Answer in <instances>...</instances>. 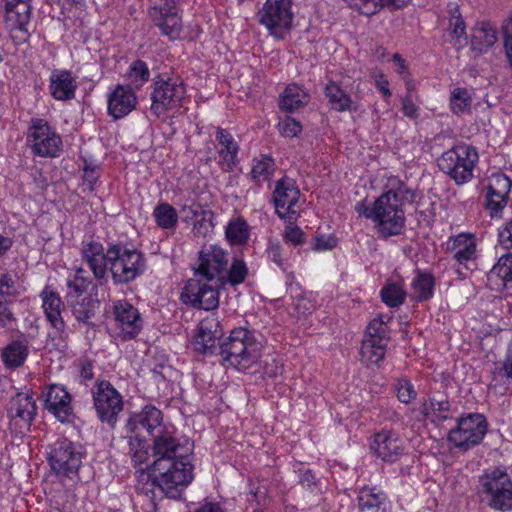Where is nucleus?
<instances>
[{"label": "nucleus", "instance_id": "1", "mask_svg": "<svg viewBox=\"0 0 512 512\" xmlns=\"http://www.w3.org/2000/svg\"><path fill=\"white\" fill-rule=\"evenodd\" d=\"M153 438L155 460L151 464L152 473L141 474L137 489L151 499L156 498V489L169 498H177L193 479L192 465L186 456L187 449L174 436V432L168 429Z\"/></svg>", "mask_w": 512, "mask_h": 512}, {"label": "nucleus", "instance_id": "2", "mask_svg": "<svg viewBox=\"0 0 512 512\" xmlns=\"http://www.w3.org/2000/svg\"><path fill=\"white\" fill-rule=\"evenodd\" d=\"M82 258L99 285L107 282L108 270L113 282L123 285L134 281L146 269L144 254L121 243H108L104 249L101 243L90 241L82 247Z\"/></svg>", "mask_w": 512, "mask_h": 512}, {"label": "nucleus", "instance_id": "3", "mask_svg": "<svg viewBox=\"0 0 512 512\" xmlns=\"http://www.w3.org/2000/svg\"><path fill=\"white\" fill-rule=\"evenodd\" d=\"M228 254L217 245H204L199 252L194 278L189 279L181 300L193 308L213 310L219 305V290L224 286Z\"/></svg>", "mask_w": 512, "mask_h": 512}, {"label": "nucleus", "instance_id": "4", "mask_svg": "<svg viewBox=\"0 0 512 512\" xmlns=\"http://www.w3.org/2000/svg\"><path fill=\"white\" fill-rule=\"evenodd\" d=\"M415 199V192L397 177H391L387 190L376 199L375 228L383 238L399 235L405 228L403 206Z\"/></svg>", "mask_w": 512, "mask_h": 512}, {"label": "nucleus", "instance_id": "5", "mask_svg": "<svg viewBox=\"0 0 512 512\" xmlns=\"http://www.w3.org/2000/svg\"><path fill=\"white\" fill-rule=\"evenodd\" d=\"M218 350L224 365L237 370L247 369L258 356L253 333L243 327L233 329Z\"/></svg>", "mask_w": 512, "mask_h": 512}, {"label": "nucleus", "instance_id": "6", "mask_svg": "<svg viewBox=\"0 0 512 512\" xmlns=\"http://www.w3.org/2000/svg\"><path fill=\"white\" fill-rule=\"evenodd\" d=\"M478 495L493 510H512V479L504 469L495 468L479 477Z\"/></svg>", "mask_w": 512, "mask_h": 512}, {"label": "nucleus", "instance_id": "7", "mask_svg": "<svg viewBox=\"0 0 512 512\" xmlns=\"http://www.w3.org/2000/svg\"><path fill=\"white\" fill-rule=\"evenodd\" d=\"M185 96L186 88L180 77L159 74L153 79L150 110L159 117L181 107Z\"/></svg>", "mask_w": 512, "mask_h": 512}, {"label": "nucleus", "instance_id": "8", "mask_svg": "<svg viewBox=\"0 0 512 512\" xmlns=\"http://www.w3.org/2000/svg\"><path fill=\"white\" fill-rule=\"evenodd\" d=\"M256 17L258 23L268 30L269 35L283 39L293 26V1L265 0Z\"/></svg>", "mask_w": 512, "mask_h": 512}, {"label": "nucleus", "instance_id": "9", "mask_svg": "<svg viewBox=\"0 0 512 512\" xmlns=\"http://www.w3.org/2000/svg\"><path fill=\"white\" fill-rule=\"evenodd\" d=\"M478 160L476 150L469 145H457L445 151L438 159V167L457 184L468 182L473 177V169Z\"/></svg>", "mask_w": 512, "mask_h": 512}, {"label": "nucleus", "instance_id": "10", "mask_svg": "<svg viewBox=\"0 0 512 512\" xmlns=\"http://www.w3.org/2000/svg\"><path fill=\"white\" fill-rule=\"evenodd\" d=\"M83 457L84 450L81 444L61 438L51 445L48 460L57 475L73 479L78 475Z\"/></svg>", "mask_w": 512, "mask_h": 512}, {"label": "nucleus", "instance_id": "11", "mask_svg": "<svg viewBox=\"0 0 512 512\" xmlns=\"http://www.w3.org/2000/svg\"><path fill=\"white\" fill-rule=\"evenodd\" d=\"M456 423V427L448 433V441L455 448L469 450L478 445L487 433V420L479 413L463 415Z\"/></svg>", "mask_w": 512, "mask_h": 512}, {"label": "nucleus", "instance_id": "12", "mask_svg": "<svg viewBox=\"0 0 512 512\" xmlns=\"http://www.w3.org/2000/svg\"><path fill=\"white\" fill-rule=\"evenodd\" d=\"M94 408L103 423L114 425L123 410L121 394L108 381L98 382L92 390Z\"/></svg>", "mask_w": 512, "mask_h": 512}, {"label": "nucleus", "instance_id": "13", "mask_svg": "<svg viewBox=\"0 0 512 512\" xmlns=\"http://www.w3.org/2000/svg\"><path fill=\"white\" fill-rule=\"evenodd\" d=\"M28 139L32 152L40 157H57L62 149L61 137L44 119L31 120Z\"/></svg>", "mask_w": 512, "mask_h": 512}, {"label": "nucleus", "instance_id": "14", "mask_svg": "<svg viewBox=\"0 0 512 512\" xmlns=\"http://www.w3.org/2000/svg\"><path fill=\"white\" fill-rule=\"evenodd\" d=\"M36 402L28 392H18L8 406L9 427L16 435L26 434L36 415Z\"/></svg>", "mask_w": 512, "mask_h": 512}, {"label": "nucleus", "instance_id": "15", "mask_svg": "<svg viewBox=\"0 0 512 512\" xmlns=\"http://www.w3.org/2000/svg\"><path fill=\"white\" fill-rule=\"evenodd\" d=\"M149 15L164 36L172 41L180 38L183 24L174 0H155Z\"/></svg>", "mask_w": 512, "mask_h": 512}, {"label": "nucleus", "instance_id": "16", "mask_svg": "<svg viewBox=\"0 0 512 512\" xmlns=\"http://www.w3.org/2000/svg\"><path fill=\"white\" fill-rule=\"evenodd\" d=\"M5 7V24L11 36L18 42L29 37L32 6L31 0H2Z\"/></svg>", "mask_w": 512, "mask_h": 512}, {"label": "nucleus", "instance_id": "17", "mask_svg": "<svg viewBox=\"0 0 512 512\" xmlns=\"http://www.w3.org/2000/svg\"><path fill=\"white\" fill-rule=\"evenodd\" d=\"M388 330L382 318L373 319L367 326L360 354L369 364H378L385 355L388 342Z\"/></svg>", "mask_w": 512, "mask_h": 512}, {"label": "nucleus", "instance_id": "18", "mask_svg": "<svg viewBox=\"0 0 512 512\" xmlns=\"http://www.w3.org/2000/svg\"><path fill=\"white\" fill-rule=\"evenodd\" d=\"M300 191L291 178H282L276 182L273 199L277 215L290 223L297 220Z\"/></svg>", "mask_w": 512, "mask_h": 512}, {"label": "nucleus", "instance_id": "19", "mask_svg": "<svg viewBox=\"0 0 512 512\" xmlns=\"http://www.w3.org/2000/svg\"><path fill=\"white\" fill-rule=\"evenodd\" d=\"M113 314L119 336L123 340L133 339L140 333L143 326L141 315L128 301L118 300L114 302Z\"/></svg>", "mask_w": 512, "mask_h": 512}, {"label": "nucleus", "instance_id": "20", "mask_svg": "<svg viewBox=\"0 0 512 512\" xmlns=\"http://www.w3.org/2000/svg\"><path fill=\"white\" fill-rule=\"evenodd\" d=\"M140 428L145 429L151 436L166 429L163 425V413L154 405H145L139 412L127 420L125 429L128 433H136Z\"/></svg>", "mask_w": 512, "mask_h": 512}, {"label": "nucleus", "instance_id": "21", "mask_svg": "<svg viewBox=\"0 0 512 512\" xmlns=\"http://www.w3.org/2000/svg\"><path fill=\"white\" fill-rule=\"evenodd\" d=\"M370 448L383 461L396 462L404 452V441L397 433L382 430L374 435Z\"/></svg>", "mask_w": 512, "mask_h": 512}, {"label": "nucleus", "instance_id": "22", "mask_svg": "<svg viewBox=\"0 0 512 512\" xmlns=\"http://www.w3.org/2000/svg\"><path fill=\"white\" fill-rule=\"evenodd\" d=\"M220 323L214 316L206 317L197 326L193 339L196 351L203 354H215L218 349L216 343L221 337Z\"/></svg>", "mask_w": 512, "mask_h": 512}, {"label": "nucleus", "instance_id": "23", "mask_svg": "<svg viewBox=\"0 0 512 512\" xmlns=\"http://www.w3.org/2000/svg\"><path fill=\"white\" fill-rule=\"evenodd\" d=\"M45 407L60 422L69 421L73 414L71 395L59 384L49 386L45 394Z\"/></svg>", "mask_w": 512, "mask_h": 512}, {"label": "nucleus", "instance_id": "24", "mask_svg": "<svg viewBox=\"0 0 512 512\" xmlns=\"http://www.w3.org/2000/svg\"><path fill=\"white\" fill-rule=\"evenodd\" d=\"M512 183L504 174L493 175L487 188L485 206L491 217H496L507 203V195Z\"/></svg>", "mask_w": 512, "mask_h": 512}, {"label": "nucleus", "instance_id": "25", "mask_svg": "<svg viewBox=\"0 0 512 512\" xmlns=\"http://www.w3.org/2000/svg\"><path fill=\"white\" fill-rule=\"evenodd\" d=\"M137 104L134 90L129 86L117 85L108 97V113L120 119L132 112Z\"/></svg>", "mask_w": 512, "mask_h": 512}, {"label": "nucleus", "instance_id": "26", "mask_svg": "<svg viewBox=\"0 0 512 512\" xmlns=\"http://www.w3.org/2000/svg\"><path fill=\"white\" fill-rule=\"evenodd\" d=\"M42 307L47 320L60 338L66 336V325L62 318L63 302L58 293L47 288L41 293Z\"/></svg>", "mask_w": 512, "mask_h": 512}, {"label": "nucleus", "instance_id": "27", "mask_svg": "<svg viewBox=\"0 0 512 512\" xmlns=\"http://www.w3.org/2000/svg\"><path fill=\"white\" fill-rule=\"evenodd\" d=\"M216 140L221 147L218 151L221 169L225 172L233 171L239 164L238 153L240 147L238 142L227 130L220 127L216 131Z\"/></svg>", "mask_w": 512, "mask_h": 512}, {"label": "nucleus", "instance_id": "28", "mask_svg": "<svg viewBox=\"0 0 512 512\" xmlns=\"http://www.w3.org/2000/svg\"><path fill=\"white\" fill-rule=\"evenodd\" d=\"M359 512H390V502L382 490L377 487H362L357 496Z\"/></svg>", "mask_w": 512, "mask_h": 512}, {"label": "nucleus", "instance_id": "29", "mask_svg": "<svg viewBox=\"0 0 512 512\" xmlns=\"http://www.w3.org/2000/svg\"><path fill=\"white\" fill-rule=\"evenodd\" d=\"M487 279L493 289H504L512 295V253L504 254L498 259L487 273Z\"/></svg>", "mask_w": 512, "mask_h": 512}, {"label": "nucleus", "instance_id": "30", "mask_svg": "<svg viewBox=\"0 0 512 512\" xmlns=\"http://www.w3.org/2000/svg\"><path fill=\"white\" fill-rule=\"evenodd\" d=\"M422 413L437 425L453 417L451 404L447 396L443 394L430 396L428 401L423 404Z\"/></svg>", "mask_w": 512, "mask_h": 512}, {"label": "nucleus", "instance_id": "31", "mask_svg": "<svg viewBox=\"0 0 512 512\" xmlns=\"http://www.w3.org/2000/svg\"><path fill=\"white\" fill-rule=\"evenodd\" d=\"M77 83L69 71L53 72L50 77V92L54 99L71 100L75 97Z\"/></svg>", "mask_w": 512, "mask_h": 512}, {"label": "nucleus", "instance_id": "32", "mask_svg": "<svg viewBox=\"0 0 512 512\" xmlns=\"http://www.w3.org/2000/svg\"><path fill=\"white\" fill-rule=\"evenodd\" d=\"M449 249L457 263L466 265L467 262L475 259L477 249L476 238L472 234H458L451 239Z\"/></svg>", "mask_w": 512, "mask_h": 512}, {"label": "nucleus", "instance_id": "33", "mask_svg": "<svg viewBox=\"0 0 512 512\" xmlns=\"http://www.w3.org/2000/svg\"><path fill=\"white\" fill-rule=\"evenodd\" d=\"M71 311L78 322L89 325L91 319L100 308V302L91 295L66 299Z\"/></svg>", "mask_w": 512, "mask_h": 512}, {"label": "nucleus", "instance_id": "34", "mask_svg": "<svg viewBox=\"0 0 512 512\" xmlns=\"http://www.w3.org/2000/svg\"><path fill=\"white\" fill-rule=\"evenodd\" d=\"M497 41L496 28L489 22L477 23L473 29L471 49L476 54L487 52Z\"/></svg>", "mask_w": 512, "mask_h": 512}, {"label": "nucleus", "instance_id": "35", "mask_svg": "<svg viewBox=\"0 0 512 512\" xmlns=\"http://www.w3.org/2000/svg\"><path fill=\"white\" fill-rule=\"evenodd\" d=\"M325 95L332 108L338 112L358 110L357 104L351 99L350 95L335 81H330L326 85Z\"/></svg>", "mask_w": 512, "mask_h": 512}, {"label": "nucleus", "instance_id": "36", "mask_svg": "<svg viewBox=\"0 0 512 512\" xmlns=\"http://www.w3.org/2000/svg\"><path fill=\"white\" fill-rule=\"evenodd\" d=\"M308 101V94L299 85L289 84L280 97L279 106L284 111L293 112L304 107Z\"/></svg>", "mask_w": 512, "mask_h": 512}, {"label": "nucleus", "instance_id": "37", "mask_svg": "<svg viewBox=\"0 0 512 512\" xmlns=\"http://www.w3.org/2000/svg\"><path fill=\"white\" fill-rule=\"evenodd\" d=\"M92 281L87 271L83 268H76L74 274L67 279L66 299L85 296Z\"/></svg>", "mask_w": 512, "mask_h": 512}, {"label": "nucleus", "instance_id": "38", "mask_svg": "<svg viewBox=\"0 0 512 512\" xmlns=\"http://www.w3.org/2000/svg\"><path fill=\"white\" fill-rule=\"evenodd\" d=\"M28 356L27 345L19 340L9 343L2 352L4 364L9 368H17L23 365Z\"/></svg>", "mask_w": 512, "mask_h": 512}, {"label": "nucleus", "instance_id": "39", "mask_svg": "<svg viewBox=\"0 0 512 512\" xmlns=\"http://www.w3.org/2000/svg\"><path fill=\"white\" fill-rule=\"evenodd\" d=\"M225 235L227 240L234 245H242L249 239L250 228L242 217L232 218L226 227Z\"/></svg>", "mask_w": 512, "mask_h": 512}, {"label": "nucleus", "instance_id": "40", "mask_svg": "<svg viewBox=\"0 0 512 512\" xmlns=\"http://www.w3.org/2000/svg\"><path fill=\"white\" fill-rule=\"evenodd\" d=\"M189 212L195 218L193 232L196 236L205 237L213 230V217L214 214L210 210L203 209L200 205L189 207Z\"/></svg>", "mask_w": 512, "mask_h": 512}, {"label": "nucleus", "instance_id": "41", "mask_svg": "<svg viewBox=\"0 0 512 512\" xmlns=\"http://www.w3.org/2000/svg\"><path fill=\"white\" fill-rule=\"evenodd\" d=\"M275 163L272 157L262 155L260 158L253 159V165L250 172L252 181L260 185L263 182L269 181L273 175Z\"/></svg>", "mask_w": 512, "mask_h": 512}, {"label": "nucleus", "instance_id": "42", "mask_svg": "<svg viewBox=\"0 0 512 512\" xmlns=\"http://www.w3.org/2000/svg\"><path fill=\"white\" fill-rule=\"evenodd\" d=\"M153 216L156 223L163 229L175 227L178 221L176 209L168 203H161L154 208Z\"/></svg>", "mask_w": 512, "mask_h": 512}, {"label": "nucleus", "instance_id": "43", "mask_svg": "<svg viewBox=\"0 0 512 512\" xmlns=\"http://www.w3.org/2000/svg\"><path fill=\"white\" fill-rule=\"evenodd\" d=\"M412 288L419 301L427 300L433 295L434 277L429 273L418 272L412 282Z\"/></svg>", "mask_w": 512, "mask_h": 512}, {"label": "nucleus", "instance_id": "44", "mask_svg": "<svg viewBox=\"0 0 512 512\" xmlns=\"http://www.w3.org/2000/svg\"><path fill=\"white\" fill-rule=\"evenodd\" d=\"M128 454L135 465L143 464L148 457L147 442L137 432L128 436Z\"/></svg>", "mask_w": 512, "mask_h": 512}, {"label": "nucleus", "instance_id": "45", "mask_svg": "<svg viewBox=\"0 0 512 512\" xmlns=\"http://www.w3.org/2000/svg\"><path fill=\"white\" fill-rule=\"evenodd\" d=\"M472 97L466 88L453 89L450 96V106L454 114L460 115L471 109Z\"/></svg>", "mask_w": 512, "mask_h": 512}, {"label": "nucleus", "instance_id": "46", "mask_svg": "<svg viewBox=\"0 0 512 512\" xmlns=\"http://www.w3.org/2000/svg\"><path fill=\"white\" fill-rule=\"evenodd\" d=\"M382 301L389 307H398L403 304L406 293L402 287L396 283L385 285L380 292Z\"/></svg>", "mask_w": 512, "mask_h": 512}, {"label": "nucleus", "instance_id": "47", "mask_svg": "<svg viewBox=\"0 0 512 512\" xmlns=\"http://www.w3.org/2000/svg\"><path fill=\"white\" fill-rule=\"evenodd\" d=\"M13 302L7 299H0V328L14 330L17 327L18 319L13 310Z\"/></svg>", "mask_w": 512, "mask_h": 512}, {"label": "nucleus", "instance_id": "48", "mask_svg": "<svg viewBox=\"0 0 512 512\" xmlns=\"http://www.w3.org/2000/svg\"><path fill=\"white\" fill-rule=\"evenodd\" d=\"M127 76L132 83L137 86H142L149 80L150 72L144 61L136 60L130 65Z\"/></svg>", "mask_w": 512, "mask_h": 512}, {"label": "nucleus", "instance_id": "49", "mask_svg": "<svg viewBox=\"0 0 512 512\" xmlns=\"http://www.w3.org/2000/svg\"><path fill=\"white\" fill-rule=\"evenodd\" d=\"M397 398L404 404L410 403L417 396L413 384L407 379H398L395 383Z\"/></svg>", "mask_w": 512, "mask_h": 512}, {"label": "nucleus", "instance_id": "50", "mask_svg": "<svg viewBox=\"0 0 512 512\" xmlns=\"http://www.w3.org/2000/svg\"><path fill=\"white\" fill-rule=\"evenodd\" d=\"M247 275V268L243 261L235 259L232 262L230 269L226 270V280H228L232 285L240 284L244 281Z\"/></svg>", "mask_w": 512, "mask_h": 512}, {"label": "nucleus", "instance_id": "51", "mask_svg": "<svg viewBox=\"0 0 512 512\" xmlns=\"http://www.w3.org/2000/svg\"><path fill=\"white\" fill-rule=\"evenodd\" d=\"M450 28L452 35L456 37L460 46L467 44L466 26L459 14L457 16L455 13L452 14Z\"/></svg>", "mask_w": 512, "mask_h": 512}, {"label": "nucleus", "instance_id": "52", "mask_svg": "<svg viewBox=\"0 0 512 512\" xmlns=\"http://www.w3.org/2000/svg\"><path fill=\"white\" fill-rule=\"evenodd\" d=\"M278 130L282 136L292 138L301 132L302 127L294 118L285 117L278 123Z\"/></svg>", "mask_w": 512, "mask_h": 512}, {"label": "nucleus", "instance_id": "53", "mask_svg": "<svg viewBox=\"0 0 512 512\" xmlns=\"http://www.w3.org/2000/svg\"><path fill=\"white\" fill-rule=\"evenodd\" d=\"M266 254L268 259L274 262L277 266H283L285 256L283 253V247L279 241L270 239L266 248Z\"/></svg>", "mask_w": 512, "mask_h": 512}, {"label": "nucleus", "instance_id": "54", "mask_svg": "<svg viewBox=\"0 0 512 512\" xmlns=\"http://www.w3.org/2000/svg\"><path fill=\"white\" fill-rule=\"evenodd\" d=\"M355 7L364 15L370 16L377 13L382 7L381 0H361Z\"/></svg>", "mask_w": 512, "mask_h": 512}, {"label": "nucleus", "instance_id": "55", "mask_svg": "<svg viewBox=\"0 0 512 512\" xmlns=\"http://www.w3.org/2000/svg\"><path fill=\"white\" fill-rule=\"evenodd\" d=\"M16 292L15 281L9 274L0 276V299H6V296H12Z\"/></svg>", "mask_w": 512, "mask_h": 512}, {"label": "nucleus", "instance_id": "56", "mask_svg": "<svg viewBox=\"0 0 512 512\" xmlns=\"http://www.w3.org/2000/svg\"><path fill=\"white\" fill-rule=\"evenodd\" d=\"M283 237L286 242L295 246L304 242V233L299 227H287Z\"/></svg>", "mask_w": 512, "mask_h": 512}, {"label": "nucleus", "instance_id": "57", "mask_svg": "<svg viewBox=\"0 0 512 512\" xmlns=\"http://www.w3.org/2000/svg\"><path fill=\"white\" fill-rule=\"evenodd\" d=\"M499 242L507 249L512 248V218L499 230Z\"/></svg>", "mask_w": 512, "mask_h": 512}, {"label": "nucleus", "instance_id": "58", "mask_svg": "<svg viewBox=\"0 0 512 512\" xmlns=\"http://www.w3.org/2000/svg\"><path fill=\"white\" fill-rule=\"evenodd\" d=\"M355 210L360 216H364L368 219H371L373 222L375 221V213H376V201L373 206H367L363 202H358L355 205Z\"/></svg>", "mask_w": 512, "mask_h": 512}, {"label": "nucleus", "instance_id": "59", "mask_svg": "<svg viewBox=\"0 0 512 512\" xmlns=\"http://www.w3.org/2000/svg\"><path fill=\"white\" fill-rule=\"evenodd\" d=\"M336 240L332 237H317L314 244V249L318 251H325L334 248Z\"/></svg>", "mask_w": 512, "mask_h": 512}, {"label": "nucleus", "instance_id": "60", "mask_svg": "<svg viewBox=\"0 0 512 512\" xmlns=\"http://www.w3.org/2000/svg\"><path fill=\"white\" fill-rule=\"evenodd\" d=\"M84 182L88 184L89 188H92L98 179V174L95 168L86 166L84 168Z\"/></svg>", "mask_w": 512, "mask_h": 512}, {"label": "nucleus", "instance_id": "61", "mask_svg": "<svg viewBox=\"0 0 512 512\" xmlns=\"http://www.w3.org/2000/svg\"><path fill=\"white\" fill-rule=\"evenodd\" d=\"M402 112L410 118L417 117V107L410 99H405L402 104Z\"/></svg>", "mask_w": 512, "mask_h": 512}, {"label": "nucleus", "instance_id": "62", "mask_svg": "<svg viewBox=\"0 0 512 512\" xmlns=\"http://www.w3.org/2000/svg\"><path fill=\"white\" fill-rule=\"evenodd\" d=\"M12 239L0 234V258H2L12 247Z\"/></svg>", "mask_w": 512, "mask_h": 512}, {"label": "nucleus", "instance_id": "63", "mask_svg": "<svg viewBox=\"0 0 512 512\" xmlns=\"http://www.w3.org/2000/svg\"><path fill=\"white\" fill-rule=\"evenodd\" d=\"M196 512H222V509L218 503L205 502Z\"/></svg>", "mask_w": 512, "mask_h": 512}, {"label": "nucleus", "instance_id": "64", "mask_svg": "<svg viewBox=\"0 0 512 512\" xmlns=\"http://www.w3.org/2000/svg\"><path fill=\"white\" fill-rule=\"evenodd\" d=\"M80 377L84 381H89L93 378V367L90 363L82 364Z\"/></svg>", "mask_w": 512, "mask_h": 512}]
</instances>
